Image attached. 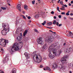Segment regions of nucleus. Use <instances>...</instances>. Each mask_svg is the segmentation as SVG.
<instances>
[{"mask_svg":"<svg viewBox=\"0 0 73 73\" xmlns=\"http://www.w3.org/2000/svg\"><path fill=\"white\" fill-rule=\"evenodd\" d=\"M38 1H39V2H40L41 1V0H38Z\"/></svg>","mask_w":73,"mask_h":73,"instance_id":"62","label":"nucleus"},{"mask_svg":"<svg viewBox=\"0 0 73 73\" xmlns=\"http://www.w3.org/2000/svg\"><path fill=\"white\" fill-rule=\"evenodd\" d=\"M39 16L40 15L39 14L36 15H35V17L36 19H37L38 17H39Z\"/></svg>","mask_w":73,"mask_h":73,"instance_id":"25","label":"nucleus"},{"mask_svg":"<svg viewBox=\"0 0 73 73\" xmlns=\"http://www.w3.org/2000/svg\"><path fill=\"white\" fill-rule=\"evenodd\" d=\"M46 70H49V71H51V70H50V68L49 67H46Z\"/></svg>","mask_w":73,"mask_h":73,"instance_id":"23","label":"nucleus"},{"mask_svg":"<svg viewBox=\"0 0 73 73\" xmlns=\"http://www.w3.org/2000/svg\"><path fill=\"white\" fill-rule=\"evenodd\" d=\"M49 31L50 32H52V33L53 32V31L52 30H50Z\"/></svg>","mask_w":73,"mask_h":73,"instance_id":"54","label":"nucleus"},{"mask_svg":"<svg viewBox=\"0 0 73 73\" xmlns=\"http://www.w3.org/2000/svg\"><path fill=\"white\" fill-rule=\"evenodd\" d=\"M62 1H60V4H62Z\"/></svg>","mask_w":73,"mask_h":73,"instance_id":"49","label":"nucleus"},{"mask_svg":"<svg viewBox=\"0 0 73 73\" xmlns=\"http://www.w3.org/2000/svg\"><path fill=\"white\" fill-rule=\"evenodd\" d=\"M24 8H28V6L26 5H25L24 6Z\"/></svg>","mask_w":73,"mask_h":73,"instance_id":"33","label":"nucleus"},{"mask_svg":"<svg viewBox=\"0 0 73 73\" xmlns=\"http://www.w3.org/2000/svg\"><path fill=\"white\" fill-rule=\"evenodd\" d=\"M63 5V6H64L65 7H68V6H67V5H64V4H62Z\"/></svg>","mask_w":73,"mask_h":73,"instance_id":"35","label":"nucleus"},{"mask_svg":"<svg viewBox=\"0 0 73 73\" xmlns=\"http://www.w3.org/2000/svg\"><path fill=\"white\" fill-rule=\"evenodd\" d=\"M70 15H71V16H72V15H73V13H70Z\"/></svg>","mask_w":73,"mask_h":73,"instance_id":"57","label":"nucleus"},{"mask_svg":"<svg viewBox=\"0 0 73 73\" xmlns=\"http://www.w3.org/2000/svg\"><path fill=\"white\" fill-rule=\"evenodd\" d=\"M7 43H8V41H7L6 40H4V39H3V38L0 39V45H1V46L6 45Z\"/></svg>","mask_w":73,"mask_h":73,"instance_id":"6","label":"nucleus"},{"mask_svg":"<svg viewBox=\"0 0 73 73\" xmlns=\"http://www.w3.org/2000/svg\"><path fill=\"white\" fill-rule=\"evenodd\" d=\"M69 72H70V73H72V71H70Z\"/></svg>","mask_w":73,"mask_h":73,"instance_id":"63","label":"nucleus"},{"mask_svg":"<svg viewBox=\"0 0 73 73\" xmlns=\"http://www.w3.org/2000/svg\"><path fill=\"white\" fill-rule=\"evenodd\" d=\"M69 56L68 55H66L64 56L63 57L61 58V62L62 63V64H66L67 62V61L66 60V59L68 58Z\"/></svg>","mask_w":73,"mask_h":73,"instance_id":"5","label":"nucleus"},{"mask_svg":"<svg viewBox=\"0 0 73 73\" xmlns=\"http://www.w3.org/2000/svg\"><path fill=\"white\" fill-rule=\"evenodd\" d=\"M22 48V46H13L11 48V52H14L15 50H18L19 49H20Z\"/></svg>","mask_w":73,"mask_h":73,"instance_id":"4","label":"nucleus"},{"mask_svg":"<svg viewBox=\"0 0 73 73\" xmlns=\"http://www.w3.org/2000/svg\"><path fill=\"white\" fill-rule=\"evenodd\" d=\"M20 43H17V42L13 44V46H18V45H19V44Z\"/></svg>","mask_w":73,"mask_h":73,"instance_id":"20","label":"nucleus"},{"mask_svg":"<svg viewBox=\"0 0 73 73\" xmlns=\"http://www.w3.org/2000/svg\"><path fill=\"white\" fill-rule=\"evenodd\" d=\"M58 43H54L52 44L51 46H57V45H58Z\"/></svg>","mask_w":73,"mask_h":73,"instance_id":"22","label":"nucleus"},{"mask_svg":"<svg viewBox=\"0 0 73 73\" xmlns=\"http://www.w3.org/2000/svg\"><path fill=\"white\" fill-rule=\"evenodd\" d=\"M52 23L51 22H50L49 23H47V25L48 26H49V25H52Z\"/></svg>","mask_w":73,"mask_h":73,"instance_id":"24","label":"nucleus"},{"mask_svg":"<svg viewBox=\"0 0 73 73\" xmlns=\"http://www.w3.org/2000/svg\"><path fill=\"white\" fill-rule=\"evenodd\" d=\"M62 8H65V7L64 6H62Z\"/></svg>","mask_w":73,"mask_h":73,"instance_id":"60","label":"nucleus"},{"mask_svg":"<svg viewBox=\"0 0 73 73\" xmlns=\"http://www.w3.org/2000/svg\"><path fill=\"white\" fill-rule=\"evenodd\" d=\"M58 17L59 18V19H61V15H59L58 16Z\"/></svg>","mask_w":73,"mask_h":73,"instance_id":"40","label":"nucleus"},{"mask_svg":"<svg viewBox=\"0 0 73 73\" xmlns=\"http://www.w3.org/2000/svg\"><path fill=\"white\" fill-rule=\"evenodd\" d=\"M24 54L27 57V58L28 59V58H30V55H28L27 53H26V52Z\"/></svg>","mask_w":73,"mask_h":73,"instance_id":"15","label":"nucleus"},{"mask_svg":"<svg viewBox=\"0 0 73 73\" xmlns=\"http://www.w3.org/2000/svg\"><path fill=\"white\" fill-rule=\"evenodd\" d=\"M48 43H46V44H45V46H46V45H48Z\"/></svg>","mask_w":73,"mask_h":73,"instance_id":"53","label":"nucleus"},{"mask_svg":"<svg viewBox=\"0 0 73 73\" xmlns=\"http://www.w3.org/2000/svg\"><path fill=\"white\" fill-rule=\"evenodd\" d=\"M69 6H71V4H70V3H69Z\"/></svg>","mask_w":73,"mask_h":73,"instance_id":"58","label":"nucleus"},{"mask_svg":"<svg viewBox=\"0 0 73 73\" xmlns=\"http://www.w3.org/2000/svg\"><path fill=\"white\" fill-rule=\"evenodd\" d=\"M66 15L67 16H69V13H66Z\"/></svg>","mask_w":73,"mask_h":73,"instance_id":"39","label":"nucleus"},{"mask_svg":"<svg viewBox=\"0 0 73 73\" xmlns=\"http://www.w3.org/2000/svg\"><path fill=\"white\" fill-rule=\"evenodd\" d=\"M10 73H16V69H14Z\"/></svg>","mask_w":73,"mask_h":73,"instance_id":"17","label":"nucleus"},{"mask_svg":"<svg viewBox=\"0 0 73 73\" xmlns=\"http://www.w3.org/2000/svg\"><path fill=\"white\" fill-rule=\"evenodd\" d=\"M64 20H66V17H64Z\"/></svg>","mask_w":73,"mask_h":73,"instance_id":"56","label":"nucleus"},{"mask_svg":"<svg viewBox=\"0 0 73 73\" xmlns=\"http://www.w3.org/2000/svg\"><path fill=\"white\" fill-rule=\"evenodd\" d=\"M1 51H3L4 50V49L2 48L1 49Z\"/></svg>","mask_w":73,"mask_h":73,"instance_id":"51","label":"nucleus"},{"mask_svg":"<svg viewBox=\"0 0 73 73\" xmlns=\"http://www.w3.org/2000/svg\"><path fill=\"white\" fill-rule=\"evenodd\" d=\"M55 47V46H49L48 47V51L49 52L48 57L52 59L55 57L56 56H59L61 54V53L62 52L61 50H59L58 51L59 53H57L56 50L54 48Z\"/></svg>","mask_w":73,"mask_h":73,"instance_id":"1","label":"nucleus"},{"mask_svg":"<svg viewBox=\"0 0 73 73\" xmlns=\"http://www.w3.org/2000/svg\"><path fill=\"white\" fill-rule=\"evenodd\" d=\"M1 9H3V10H6V8L5 7H1Z\"/></svg>","mask_w":73,"mask_h":73,"instance_id":"28","label":"nucleus"},{"mask_svg":"<svg viewBox=\"0 0 73 73\" xmlns=\"http://www.w3.org/2000/svg\"><path fill=\"white\" fill-rule=\"evenodd\" d=\"M69 33L70 35L71 36H72V35H73V34L72 32H69Z\"/></svg>","mask_w":73,"mask_h":73,"instance_id":"30","label":"nucleus"},{"mask_svg":"<svg viewBox=\"0 0 73 73\" xmlns=\"http://www.w3.org/2000/svg\"><path fill=\"white\" fill-rule=\"evenodd\" d=\"M52 68L54 69H57L58 67V66L56 63H55L52 66Z\"/></svg>","mask_w":73,"mask_h":73,"instance_id":"12","label":"nucleus"},{"mask_svg":"<svg viewBox=\"0 0 73 73\" xmlns=\"http://www.w3.org/2000/svg\"><path fill=\"white\" fill-rule=\"evenodd\" d=\"M54 33V34H56V32H52V33Z\"/></svg>","mask_w":73,"mask_h":73,"instance_id":"55","label":"nucleus"},{"mask_svg":"<svg viewBox=\"0 0 73 73\" xmlns=\"http://www.w3.org/2000/svg\"><path fill=\"white\" fill-rule=\"evenodd\" d=\"M54 11H52L51 12V14H52V15L54 14Z\"/></svg>","mask_w":73,"mask_h":73,"instance_id":"38","label":"nucleus"},{"mask_svg":"<svg viewBox=\"0 0 73 73\" xmlns=\"http://www.w3.org/2000/svg\"><path fill=\"white\" fill-rule=\"evenodd\" d=\"M71 4H73V1H72L71 2Z\"/></svg>","mask_w":73,"mask_h":73,"instance_id":"52","label":"nucleus"},{"mask_svg":"<svg viewBox=\"0 0 73 73\" xmlns=\"http://www.w3.org/2000/svg\"><path fill=\"white\" fill-rule=\"evenodd\" d=\"M47 28H48V29H52L53 27H46Z\"/></svg>","mask_w":73,"mask_h":73,"instance_id":"32","label":"nucleus"},{"mask_svg":"<svg viewBox=\"0 0 73 73\" xmlns=\"http://www.w3.org/2000/svg\"><path fill=\"white\" fill-rule=\"evenodd\" d=\"M56 25L57 26H58V24H59V23L58 22H57L56 23Z\"/></svg>","mask_w":73,"mask_h":73,"instance_id":"36","label":"nucleus"},{"mask_svg":"<svg viewBox=\"0 0 73 73\" xmlns=\"http://www.w3.org/2000/svg\"><path fill=\"white\" fill-rule=\"evenodd\" d=\"M65 53H69L70 51H73V47L72 48H67L64 49Z\"/></svg>","mask_w":73,"mask_h":73,"instance_id":"9","label":"nucleus"},{"mask_svg":"<svg viewBox=\"0 0 73 73\" xmlns=\"http://www.w3.org/2000/svg\"><path fill=\"white\" fill-rule=\"evenodd\" d=\"M17 9H19V11H20L21 10V5L18 4V6L17 7Z\"/></svg>","mask_w":73,"mask_h":73,"instance_id":"14","label":"nucleus"},{"mask_svg":"<svg viewBox=\"0 0 73 73\" xmlns=\"http://www.w3.org/2000/svg\"><path fill=\"white\" fill-rule=\"evenodd\" d=\"M32 3L33 4H35V0L32 1Z\"/></svg>","mask_w":73,"mask_h":73,"instance_id":"29","label":"nucleus"},{"mask_svg":"<svg viewBox=\"0 0 73 73\" xmlns=\"http://www.w3.org/2000/svg\"><path fill=\"white\" fill-rule=\"evenodd\" d=\"M8 60H9L8 56H6L5 57V60L3 61L4 62H7V61H8Z\"/></svg>","mask_w":73,"mask_h":73,"instance_id":"13","label":"nucleus"},{"mask_svg":"<svg viewBox=\"0 0 73 73\" xmlns=\"http://www.w3.org/2000/svg\"><path fill=\"white\" fill-rule=\"evenodd\" d=\"M60 9L61 10H65V9H63V8H60Z\"/></svg>","mask_w":73,"mask_h":73,"instance_id":"44","label":"nucleus"},{"mask_svg":"<svg viewBox=\"0 0 73 73\" xmlns=\"http://www.w3.org/2000/svg\"><path fill=\"white\" fill-rule=\"evenodd\" d=\"M17 39L19 40H21V36H19L17 37Z\"/></svg>","mask_w":73,"mask_h":73,"instance_id":"21","label":"nucleus"},{"mask_svg":"<svg viewBox=\"0 0 73 73\" xmlns=\"http://www.w3.org/2000/svg\"><path fill=\"white\" fill-rule=\"evenodd\" d=\"M46 40L47 41H48L49 42H52L53 41L54 39L52 36H48L46 37Z\"/></svg>","mask_w":73,"mask_h":73,"instance_id":"7","label":"nucleus"},{"mask_svg":"<svg viewBox=\"0 0 73 73\" xmlns=\"http://www.w3.org/2000/svg\"><path fill=\"white\" fill-rule=\"evenodd\" d=\"M23 13H24H24H25V12L24 11H23Z\"/></svg>","mask_w":73,"mask_h":73,"instance_id":"64","label":"nucleus"},{"mask_svg":"<svg viewBox=\"0 0 73 73\" xmlns=\"http://www.w3.org/2000/svg\"><path fill=\"white\" fill-rule=\"evenodd\" d=\"M8 5H9V6H11V4H9V3H8Z\"/></svg>","mask_w":73,"mask_h":73,"instance_id":"61","label":"nucleus"},{"mask_svg":"<svg viewBox=\"0 0 73 73\" xmlns=\"http://www.w3.org/2000/svg\"><path fill=\"white\" fill-rule=\"evenodd\" d=\"M27 32H28V30H25V32L23 33V36H25V35H26V34L27 33Z\"/></svg>","mask_w":73,"mask_h":73,"instance_id":"18","label":"nucleus"},{"mask_svg":"<svg viewBox=\"0 0 73 73\" xmlns=\"http://www.w3.org/2000/svg\"><path fill=\"white\" fill-rule=\"evenodd\" d=\"M45 24H46V21H44L43 23H42V25H44Z\"/></svg>","mask_w":73,"mask_h":73,"instance_id":"27","label":"nucleus"},{"mask_svg":"<svg viewBox=\"0 0 73 73\" xmlns=\"http://www.w3.org/2000/svg\"><path fill=\"white\" fill-rule=\"evenodd\" d=\"M54 19H56L57 17H56L54 16Z\"/></svg>","mask_w":73,"mask_h":73,"instance_id":"45","label":"nucleus"},{"mask_svg":"<svg viewBox=\"0 0 73 73\" xmlns=\"http://www.w3.org/2000/svg\"><path fill=\"white\" fill-rule=\"evenodd\" d=\"M55 46V47H54V49H56V52H57V50L56 49H59L60 48V46Z\"/></svg>","mask_w":73,"mask_h":73,"instance_id":"16","label":"nucleus"},{"mask_svg":"<svg viewBox=\"0 0 73 73\" xmlns=\"http://www.w3.org/2000/svg\"><path fill=\"white\" fill-rule=\"evenodd\" d=\"M25 10H28V8L27 7L24 8Z\"/></svg>","mask_w":73,"mask_h":73,"instance_id":"50","label":"nucleus"},{"mask_svg":"<svg viewBox=\"0 0 73 73\" xmlns=\"http://www.w3.org/2000/svg\"><path fill=\"white\" fill-rule=\"evenodd\" d=\"M33 62L35 61L37 63H40L42 61V59L40 54H35L33 56Z\"/></svg>","mask_w":73,"mask_h":73,"instance_id":"2","label":"nucleus"},{"mask_svg":"<svg viewBox=\"0 0 73 73\" xmlns=\"http://www.w3.org/2000/svg\"><path fill=\"white\" fill-rule=\"evenodd\" d=\"M56 20H55L54 21L53 24H54V25H55V24H56Z\"/></svg>","mask_w":73,"mask_h":73,"instance_id":"26","label":"nucleus"},{"mask_svg":"<svg viewBox=\"0 0 73 73\" xmlns=\"http://www.w3.org/2000/svg\"><path fill=\"white\" fill-rule=\"evenodd\" d=\"M62 24H59L58 25V27H61V26H62Z\"/></svg>","mask_w":73,"mask_h":73,"instance_id":"46","label":"nucleus"},{"mask_svg":"<svg viewBox=\"0 0 73 73\" xmlns=\"http://www.w3.org/2000/svg\"><path fill=\"white\" fill-rule=\"evenodd\" d=\"M57 10L58 11H59V12H60V10H59V7H57Z\"/></svg>","mask_w":73,"mask_h":73,"instance_id":"31","label":"nucleus"},{"mask_svg":"<svg viewBox=\"0 0 73 73\" xmlns=\"http://www.w3.org/2000/svg\"><path fill=\"white\" fill-rule=\"evenodd\" d=\"M40 68H43V66H42V65H41L40 66Z\"/></svg>","mask_w":73,"mask_h":73,"instance_id":"48","label":"nucleus"},{"mask_svg":"<svg viewBox=\"0 0 73 73\" xmlns=\"http://www.w3.org/2000/svg\"><path fill=\"white\" fill-rule=\"evenodd\" d=\"M31 17L30 16H28L27 17V18L28 19H31Z\"/></svg>","mask_w":73,"mask_h":73,"instance_id":"43","label":"nucleus"},{"mask_svg":"<svg viewBox=\"0 0 73 73\" xmlns=\"http://www.w3.org/2000/svg\"><path fill=\"white\" fill-rule=\"evenodd\" d=\"M47 46H43V47L42 48V51H44V49L46 48Z\"/></svg>","mask_w":73,"mask_h":73,"instance_id":"19","label":"nucleus"},{"mask_svg":"<svg viewBox=\"0 0 73 73\" xmlns=\"http://www.w3.org/2000/svg\"><path fill=\"white\" fill-rule=\"evenodd\" d=\"M67 36H68V37H69V36H71V35H70V34H68L67 35Z\"/></svg>","mask_w":73,"mask_h":73,"instance_id":"41","label":"nucleus"},{"mask_svg":"<svg viewBox=\"0 0 73 73\" xmlns=\"http://www.w3.org/2000/svg\"><path fill=\"white\" fill-rule=\"evenodd\" d=\"M22 17H23V19H26V18H25V16L23 15Z\"/></svg>","mask_w":73,"mask_h":73,"instance_id":"34","label":"nucleus"},{"mask_svg":"<svg viewBox=\"0 0 73 73\" xmlns=\"http://www.w3.org/2000/svg\"><path fill=\"white\" fill-rule=\"evenodd\" d=\"M0 73H4V72L1 70H0Z\"/></svg>","mask_w":73,"mask_h":73,"instance_id":"42","label":"nucleus"},{"mask_svg":"<svg viewBox=\"0 0 73 73\" xmlns=\"http://www.w3.org/2000/svg\"><path fill=\"white\" fill-rule=\"evenodd\" d=\"M37 52V51H34L33 52V54H35V53H36Z\"/></svg>","mask_w":73,"mask_h":73,"instance_id":"47","label":"nucleus"},{"mask_svg":"<svg viewBox=\"0 0 73 73\" xmlns=\"http://www.w3.org/2000/svg\"><path fill=\"white\" fill-rule=\"evenodd\" d=\"M58 68L59 69H60V70H61L62 69H65V66H63V65H60L58 67Z\"/></svg>","mask_w":73,"mask_h":73,"instance_id":"11","label":"nucleus"},{"mask_svg":"<svg viewBox=\"0 0 73 73\" xmlns=\"http://www.w3.org/2000/svg\"><path fill=\"white\" fill-rule=\"evenodd\" d=\"M61 14H62V15H65V13L62 12Z\"/></svg>","mask_w":73,"mask_h":73,"instance_id":"37","label":"nucleus"},{"mask_svg":"<svg viewBox=\"0 0 73 73\" xmlns=\"http://www.w3.org/2000/svg\"><path fill=\"white\" fill-rule=\"evenodd\" d=\"M65 44H66V43H64L63 44V45H65Z\"/></svg>","mask_w":73,"mask_h":73,"instance_id":"59","label":"nucleus"},{"mask_svg":"<svg viewBox=\"0 0 73 73\" xmlns=\"http://www.w3.org/2000/svg\"><path fill=\"white\" fill-rule=\"evenodd\" d=\"M42 38L41 37H39L37 40V42L38 44L40 45H43L44 44V42L42 40Z\"/></svg>","mask_w":73,"mask_h":73,"instance_id":"8","label":"nucleus"},{"mask_svg":"<svg viewBox=\"0 0 73 73\" xmlns=\"http://www.w3.org/2000/svg\"><path fill=\"white\" fill-rule=\"evenodd\" d=\"M58 68L59 69H60V70H61L62 69H65V66H63V65H60L58 67Z\"/></svg>","mask_w":73,"mask_h":73,"instance_id":"10","label":"nucleus"},{"mask_svg":"<svg viewBox=\"0 0 73 73\" xmlns=\"http://www.w3.org/2000/svg\"><path fill=\"white\" fill-rule=\"evenodd\" d=\"M2 27L3 28V30L1 32L2 35H6L7 32H8L9 31V25H5L4 24H2Z\"/></svg>","mask_w":73,"mask_h":73,"instance_id":"3","label":"nucleus"}]
</instances>
